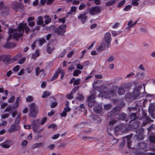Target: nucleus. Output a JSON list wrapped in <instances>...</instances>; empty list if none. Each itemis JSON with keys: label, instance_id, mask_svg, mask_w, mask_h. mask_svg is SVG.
I'll use <instances>...</instances> for the list:
<instances>
[{"label": "nucleus", "instance_id": "43", "mask_svg": "<svg viewBox=\"0 0 155 155\" xmlns=\"http://www.w3.org/2000/svg\"><path fill=\"white\" fill-rule=\"evenodd\" d=\"M20 6V5L17 3H16L12 4V6L13 9L16 10L18 8H19ZM17 11H16V12Z\"/></svg>", "mask_w": 155, "mask_h": 155}, {"label": "nucleus", "instance_id": "55", "mask_svg": "<svg viewBox=\"0 0 155 155\" xmlns=\"http://www.w3.org/2000/svg\"><path fill=\"white\" fill-rule=\"evenodd\" d=\"M5 92V95L6 96H7L8 95V92L7 90H3V88L2 87H1V93Z\"/></svg>", "mask_w": 155, "mask_h": 155}, {"label": "nucleus", "instance_id": "15", "mask_svg": "<svg viewBox=\"0 0 155 155\" xmlns=\"http://www.w3.org/2000/svg\"><path fill=\"white\" fill-rule=\"evenodd\" d=\"M20 128L19 126L15 124H12L8 131L9 132H14L18 130Z\"/></svg>", "mask_w": 155, "mask_h": 155}, {"label": "nucleus", "instance_id": "59", "mask_svg": "<svg viewBox=\"0 0 155 155\" xmlns=\"http://www.w3.org/2000/svg\"><path fill=\"white\" fill-rule=\"evenodd\" d=\"M58 103L57 102H53L51 105V108H54L57 105Z\"/></svg>", "mask_w": 155, "mask_h": 155}, {"label": "nucleus", "instance_id": "8", "mask_svg": "<svg viewBox=\"0 0 155 155\" xmlns=\"http://www.w3.org/2000/svg\"><path fill=\"white\" fill-rule=\"evenodd\" d=\"M66 26L65 25H61L57 27L54 30V31L58 35H63L66 32Z\"/></svg>", "mask_w": 155, "mask_h": 155}, {"label": "nucleus", "instance_id": "30", "mask_svg": "<svg viewBox=\"0 0 155 155\" xmlns=\"http://www.w3.org/2000/svg\"><path fill=\"white\" fill-rule=\"evenodd\" d=\"M43 18L41 16H40L38 17V20L37 22V24L39 25H41L43 24Z\"/></svg>", "mask_w": 155, "mask_h": 155}, {"label": "nucleus", "instance_id": "54", "mask_svg": "<svg viewBox=\"0 0 155 155\" xmlns=\"http://www.w3.org/2000/svg\"><path fill=\"white\" fill-rule=\"evenodd\" d=\"M131 87L129 84H125L124 86V88L126 90H129L131 88Z\"/></svg>", "mask_w": 155, "mask_h": 155}, {"label": "nucleus", "instance_id": "17", "mask_svg": "<svg viewBox=\"0 0 155 155\" xmlns=\"http://www.w3.org/2000/svg\"><path fill=\"white\" fill-rule=\"evenodd\" d=\"M104 39L107 43H110L112 40L110 34L108 32L106 33L104 35Z\"/></svg>", "mask_w": 155, "mask_h": 155}, {"label": "nucleus", "instance_id": "52", "mask_svg": "<svg viewBox=\"0 0 155 155\" xmlns=\"http://www.w3.org/2000/svg\"><path fill=\"white\" fill-rule=\"evenodd\" d=\"M143 129H139L137 130L136 131V135L137 134H143Z\"/></svg>", "mask_w": 155, "mask_h": 155}, {"label": "nucleus", "instance_id": "11", "mask_svg": "<svg viewBox=\"0 0 155 155\" xmlns=\"http://www.w3.org/2000/svg\"><path fill=\"white\" fill-rule=\"evenodd\" d=\"M127 126L129 127V125H127L124 124H119L118 125L116 126L114 128V130L115 132H118L119 131H122L124 129L126 131H127L128 129L127 128Z\"/></svg>", "mask_w": 155, "mask_h": 155}, {"label": "nucleus", "instance_id": "12", "mask_svg": "<svg viewBox=\"0 0 155 155\" xmlns=\"http://www.w3.org/2000/svg\"><path fill=\"white\" fill-rule=\"evenodd\" d=\"M131 93L134 100L137 99L140 95V89L138 87H135L133 91Z\"/></svg>", "mask_w": 155, "mask_h": 155}, {"label": "nucleus", "instance_id": "23", "mask_svg": "<svg viewBox=\"0 0 155 155\" xmlns=\"http://www.w3.org/2000/svg\"><path fill=\"white\" fill-rule=\"evenodd\" d=\"M118 117V118L119 120H123L126 119L127 115L124 113L122 112L119 114Z\"/></svg>", "mask_w": 155, "mask_h": 155}, {"label": "nucleus", "instance_id": "28", "mask_svg": "<svg viewBox=\"0 0 155 155\" xmlns=\"http://www.w3.org/2000/svg\"><path fill=\"white\" fill-rule=\"evenodd\" d=\"M39 42V44L40 46H41L44 44L46 42V40L43 38H40L38 41Z\"/></svg>", "mask_w": 155, "mask_h": 155}, {"label": "nucleus", "instance_id": "26", "mask_svg": "<svg viewBox=\"0 0 155 155\" xmlns=\"http://www.w3.org/2000/svg\"><path fill=\"white\" fill-rule=\"evenodd\" d=\"M40 55L39 50L38 49L36 50L35 52L32 54L31 57L33 59H35L38 57Z\"/></svg>", "mask_w": 155, "mask_h": 155}, {"label": "nucleus", "instance_id": "24", "mask_svg": "<svg viewBox=\"0 0 155 155\" xmlns=\"http://www.w3.org/2000/svg\"><path fill=\"white\" fill-rule=\"evenodd\" d=\"M15 108V107L14 106L13 107L9 106H8L5 109V112H9L10 113H12L13 110Z\"/></svg>", "mask_w": 155, "mask_h": 155}, {"label": "nucleus", "instance_id": "18", "mask_svg": "<svg viewBox=\"0 0 155 155\" xmlns=\"http://www.w3.org/2000/svg\"><path fill=\"white\" fill-rule=\"evenodd\" d=\"M25 27V25L20 23L17 29V31H18L19 33H21L23 32V34L24 31V28Z\"/></svg>", "mask_w": 155, "mask_h": 155}, {"label": "nucleus", "instance_id": "45", "mask_svg": "<svg viewBox=\"0 0 155 155\" xmlns=\"http://www.w3.org/2000/svg\"><path fill=\"white\" fill-rule=\"evenodd\" d=\"M105 48L104 46H103V45H101L97 48V50L98 51H101L104 50Z\"/></svg>", "mask_w": 155, "mask_h": 155}, {"label": "nucleus", "instance_id": "7", "mask_svg": "<svg viewBox=\"0 0 155 155\" xmlns=\"http://www.w3.org/2000/svg\"><path fill=\"white\" fill-rule=\"evenodd\" d=\"M148 145L146 143L144 142H141L139 143L137 146V148L144 150L146 151L148 150H152L155 151V149L152 148L148 147Z\"/></svg>", "mask_w": 155, "mask_h": 155}, {"label": "nucleus", "instance_id": "58", "mask_svg": "<svg viewBox=\"0 0 155 155\" xmlns=\"http://www.w3.org/2000/svg\"><path fill=\"white\" fill-rule=\"evenodd\" d=\"M94 98V96L93 95H91L89 96L87 98V101H93V100Z\"/></svg>", "mask_w": 155, "mask_h": 155}, {"label": "nucleus", "instance_id": "38", "mask_svg": "<svg viewBox=\"0 0 155 155\" xmlns=\"http://www.w3.org/2000/svg\"><path fill=\"white\" fill-rule=\"evenodd\" d=\"M45 18L46 19L45 21V23L46 24H48L51 21V19L49 18V16L48 15H46L45 16Z\"/></svg>", "mask_w": 155, "mask_h": 155}, {"label": "nucleus", "instance_id": "4", "mask_svg": "<svg viewBox=\"0 0 155 155\" xmlns=\"http://www.w3.org/2000/svg\"><path fill=\"white\" fill-rule=\"evenodd\" d=\"M38 108L37 106L34 103H31L30 107L29 116L33 118L35 117L37 114Z\"/></svg>", "mask_w": 155, "mask_h": 155}, {"label": "nucleus", "instance_id": "20", "mask_svg": "<svg viewBox=\"0 0 155 155\" xmlns=\"http://www.w3.org/2000/svg\"><path fill=\"white\" fill-rule=\"evenodd\" d=\"M125 100L127 101H130L134 100L132 93H128L125 95Z\"/></svg>", "mask_w": 155, "mask_h": 155}, {"label": "nucleus", "instance_id": "21", "mask_svg": "<svg viewBox=\"0 0 155 155\" xmlns=\"http://www.w3.org/2000/svg\"><path fill=\"white\" fill-rule=\"evenodd\" d=\"M143 119L144 120L142 123L143 126H145L147 124L153 122V120L150 119L148 116L143 118Z\"/></svg>", "mask_w": 155, "mask_h": 155}, {"label": "nucleus", "instance_id": "56", "mask_svg": "<svg viewBox=\"0 0 155 155\" xmlns=\"http://www.w3.org/2000/svg\"><path fill=\"white\" fill-rule=\"evenodd\" d=\"M19 65H17L15 67H14V68H13V71L15 72H18L19 70Z\"/></svg>", "mask_w": 155, "mask_h": 155}, {"label": "nucleus", "instance_id": "53", "mask_svg": "<svg viewBox=\"0 0 155 155\" xmlns=\"http://www.w3.org/2000/svg\"><path fill=\"white\" fill-rule=\"evenodd\" d=\"M125 0H123L120 2L117 5V7L118 8H120L125 3Z\"/></svg>", "mask_w": 155, "mask_h": 155}, {"label": "nucleus", "instance_id": "1", "mask_svg": "<svg viewBox=\"0 0 155 155\" xmlns=\"http://www.w3.org/2000/svg\"><path fill=\"white\" fill-rule=\"evenodd\" d=\"M17 30L15 29L9 28L8 30V34L9 35L8 38V40H10L12 38L16 40H18L20 37L23 36V32L18 33Z\"/></svg>", "mask_w": 155, "mask_h": 155}, {"label": "nucleus", "instance_id": "62", "mask_svg": "<svg viewBox=\"0 0 155 155\" xmlns=\"http://www.w3.org/2000/svg\"><path fill=\"white\" fill-rule=\"evenodd\" d=\"M112 130H113V131H114V129H112L110 127V128H108V127L107 128V131L108 134L110 135V136H112V134L111 133V131Z\"/></svg>", "mask_w": 155, "mask_h": 155}, {"label": "nucleus", "instance_id": "51", "mask_svg": "<svg viewBox=\"0 0 155 155\" xmlns=\"http://www.w3.org/2000/svg\"><path fill=\"white\" fill-rule=\"evenodd\" d=\"M26 58L25 57H23L20 60L18 61V63L19 64H22L24 63L25 61Z\"/></svg>", "mask_w": 155, "mask_h": 155}, {"label": "nucleus", "instance_id": "31", "mask_svg": "<svg viewBox=\"0 0 155 155\" xmlns=\"http://www.w3.org/2000/svg\"><path fill=\"white\" fill-rule=\"evenodd\" d=\"M59 74V73L58 72V70L56 71L55 72L54 74L51 78V81H53L55 80H56L57 77L58 76V75Z\"/></svg>", "mask_w": 155, "mask_h": 155}, {"label": "nucleus", "instance_id": "57", "mask_svg": "<svg viewBox=\"0 0 155 155\" xmlns=\"http://www.w3.org/2000/svg\"><path fill=\"white\" fill-rule=\"evenodd\" d=\"M79 86H76L71 91V92L73 94L75 93L77 90L79 88Z\"/></svg>", "mask_w": 155, "mask_h": 155}, {"label": "nucleus", "instance_id": "37", "mask_svg": "<svg viewBox=\"0 0 155 155\" xmlns=\"http://www.w3.org/2000/svg\"><path fill=\"white\" fill-rule=\"evenodd\" d=\"M81 71L79 70H76L73 73V75L74 76H77L81 74Z\"/></svg>", "mask_w": 155, "mask_h": 155}, {"label": "nucleus", "instance_id": "42", "mask_svg": "<svg viewBox=\"0 0 155 155\" xmlns=\"http://www.w3.org/2000/svg\"><path fill=\"white\" fill-rule=\"evenodd\" d=\"M139 0H132V4L133 6H138L139 4Z\"/></svg>", "mask_w": 155, "mask_h": 155}, {"label": "nucleus", "instance_id": "6", "mask_svg": "<svg viewBox=\"0 0 155 155\" xmlns=\"http://www.w3.org/2000/svg\"><path fill=\"white\" fill-rule=\"evenodd\" d=\"M137 108L136 107H128L127 110L129 111V112L130 113L129 119H130V121H133L136 119L137 117L136 112L133 111H136Z\"/></svg>", "mask_w": 155, "mask_h": 155}, {"label": "nucleus", "instance_id": "48", "mask_svg": "<svg viewBox=\"0 0 155 155\" xmlns=\"http://www.w3.org/2000/svg\"><path fill=\"white\" fill-rule=\"evenodd\" d=\"M137 139L138 140H142L144 139V137L143 134H137L136 135Z\"/></svg>", "mask_w": 155, "mask_h": 155}, {"label": "nucleus", "instance_id": "25", "mask_svg": "<svg viewBox=\"0 0 155 155\" xmlns=\"http://www.w3.org/2000/svg\"><path fill=\"white\" fill-rule=\"evenodd\" d=\"M21 57V55L20 54H17L13 57L12 58V63H13L15 61H18Z\"/></svg>", "mask_w": 155, "mask_h": 155}, {"label": "nucleus", "instance_id": "19", "mask_svg": "<svg viewBox=\"0 0 155 155\" xmlns=\"http://www.w3.org/2000/svg\"><path fill=\"white\" fill-rule=\"evenodd\" d=\"M16 46V44L13 42H7L3 45V47L6 48L14 47Z\"/></svg>", "mask_w": 155, "mask_h": 155}, {"label": "nucleus", "instance_id": "16", "mask_svg": "<svg viewBox=\"0 0 155 155\" xmlns=\"http://www.w3.org/2000/svg\"><path fill=\"white\" fill-rule=\"evenodd\" d=\"M78 19H80L82 23L84 24L87 19V17L85 13H84L83 14H80L78 17Z\"/></svg>", "mask_w": 155, "mask_h": 155}, {"label": "nucleus", "instance_id": "49", "mask_svg": "<svg viewBox=\"0 0 155 155\" xmlns=\"http://www.w3.org/2000/svg\"><path fill=\"white\" fill-rule=\"evenodd\" d=\"M26 100L27 102H31L33 100V97L31 96H28L26 98Z\"/></svg>", "mask_w": 155, "mask_h": 155}, {"label": "nucleus", "instance_id": "3", "mask_svg": "<svg viewBox=\"0 0 155 155\" xmlns=\"http://www.w3.org/2000/svg\"><path fill=\"white\" fill-rule=\"evenodd\" d=\"M47 120V118L46 117H44L41 120V123H39V120L37 119L35 120H33L32 121L31 126L33 131L37 132L38 131V128L40 125H43L46 122Z\"/></svg>", "mask_w": 155, "mask_h": 155}, {"label": "nucleus", "instance_id": "41", "mask_svg": "<svg viewBox=\"0 0 155 155\" xmlns=\"http://www.w3.org/2000/svg\"><path fill=\"white\" fill-rule=\"evenodd\" d=\"M81 79L78 78L77 79H74L73 83V85L74 86L76 85H78L80 83Z\"/></svg>", "mask_w": 155, "mask_h": 155}, {"label": "nucleus", "instance_id": "50", "mask_svg": "<svg viewBox=\"0 0 155 155\" xmlns=\"http://www.w3.org/2000/svg\"><path fill=\"white\" fill-rule=\"evenodd\" d=\"M87 102H88V106L91 107L93 106L95 103V102L94 101H90Z\"/></svg>", "mask_w": 155, "mask_h": 155}, {"label": "nucleus", "instance_id": "36", "mask_svg": "<svg viewBox=\"0 0 155 155\" xmlns=\"http://www.w3.org/2000/svg\"><path fill=\"white\" fill-rule=\"evenodd\" d=\"M58 72L59 73V74L60 73L61 75V76L60 78L61 79H62L64 75V71L62 69H61L60 68H59L58 69Z\"/></svg>", "mask_w": 155, "mask_h": 155}, {"label": "nucleus", "instance_id": "60", "mask_svg": "<svg viewBox=\"0 0 155 155\" xmlns=\"http://www.w3.org/2000/svg\"><path fill=\"white\" fill-rule=\"evenodd\" d=\"M133 136V134H130L129 135L126 136L125 138H126L127 139V140H130V139L132 138Z\"/></svg>", "mask_w": 155, "mask_h": 155}, {"label": "nucleus", "instance_id": "40", "mask_svg": "<svg viewBox=\"0 0 155 155\" xmlns=\"http://www.w3.org/2000/svg\"><path fill=\"white\" fill-rule=\"evenodd\" d=\"M112 107V105L110 104L104 105V109L106 110H110Z\"/></svg>", "mask_w": 155, "mask_h": 155}, {"label": "nucleus", "instance_id": "2", "mask_svg": "<svg viewBox=\"0 0 155 155\" xmlns=\"http://www.w3.org/2000/svg\"><path fill=\"white\" fill-rule=\"evenodd\" d=\"M125 105V103L124 101H121L112 109L109 113L108 116L110 117L116 116L117 115V112L120 111Z\"/></svg>", "mask_w": 155, "mask_h": 155}, {"label": "nucleus", "instance_id": "64", "mask_svg": "<svg viewBox=\"0 0 155 155\" xmlns=\"http://www.w3.org/2000/svg\"><path fill=\"white\" fill-rule=\"evenodd\" d=\"M60 136V134H57L54 135L53 137H52V139L53 140L56 139L59 137Z\"/></svg>", "mask_w": 155, "mask_h": 155}, {"label": "nucleus", "instance_id": "10", "mask_svg": "<svg viewBox=\"0 0 155 155\" xmlns=\"http://www.w3.org/2000/svg\"><path fill=\"white\" fill-rule=\"evenodd\" d=\"M101 11L100 7L95 6L91 7L89 9V12L91 15H95L99 13Z\"/></svg>", "mask_w": 155, "mask_h": 155}, {"label": "nucleus", "instance_id": "29", "mask_svg": "<svg viewBox=\"0 0 155 155\" xmlns=\"http://www.w3.org/2000/svg\"><path fill=\"white\" fill-rule=\"evenodd\" d=\"M55 48L54 47H52L51 48V47L48 46V45L47 47V52L49 54H51L53 51L54 50Z\"/></svg>", "mask_w": 155, "mask_h": 155}, {"label": "nucleus", "instance_id": "34", "mask_svg": "<svg viewBox=\"0 0 155 155\" xmlns=\"http://www.w3.org/2000/svg\"><path fill=\"white\" fill-rule=\"evenodd\" d=\"M51 94L50 92L45 91L44 92L43 95L42 96V97L43 98H46L47 97L50 96Z\"/></svg>", "mask_w": 155, "mask_h": 155}, {"label": "nucleus", "instance_id": "14", "mask_svg": "<svg viewBox=\"0 0 155 155\" xmlns=\"http://www.w3.org/2000/svg\"><path fill=\"white\" fill-rule=\"evenodd\" d=\"M12 144V142L11 140H7L2 144L1 146L5 148H8Z\"/></svg>", "mask_w": 155, "mask_h": 155}, {"label": "nucleus", "instance_id": "44", "mask_svg": "<svg viewBox=\"0 0 155 155\" xmlns=\"http://www.w3.org/2000/svg\"><path fill=\"white\" fill-rule=\"evenodd\" d=\"M111 137H112L111 138V139H112V138H113V139H112V140H111V143L112 144V145L115 144L118 142L119 141L116 138H115L113 136H111Z\"/></svg>", "mask_w": 155, "mask_h": 155}, {"label": "nucleus", "instance_id": "9", "mask_svg": "<svg viewBox=\"0 0 155 155\" xmlns=\"http://www.w3.org/2000/svg\"><path fill=\"white\" fill-rule=\"evenodd\" d=\"M1 60H2L3 62L6 64H8L12 63V60L11 56L10 55H1Z\"/></svg>", "mask_w": 155, "mask_h": 155}, {"label": "nucleus", "instance_id": "27", "mask_svg": "<svg viewBox=\"0 0 155 155\" xmlns=\"http://www.w3.org/2000/svg\"><path fill=\"white\" fill-rule=\"evenodd\" d=\"M116 2V1L114 0H111L106 2L105 5L106 6H109L113 5Z\"/></svg>", "mask_w": 155, "mask_h": 155}, {"label": "nucleus", "instance_id": "13", "mask_svg": "<svg viewBox=\"0 0 155 155\" xmlns=\"http://www.w3.org/2000/svg\"><path fill=\"white\" fill-rule=\"evenodd\" d=\"M3 6V2L1 1V15L4 14L5 15L8 13V9L5 6L4 8Z\"/></svg>", "mask_w": 155, "mask_h": 155}, {"label": "nucleus", "instance_id": "47", "mask_svg": "<svg viewBox=\"0 0 155 155\" xmlns=\"http://www.w3.org/2000/svg\"><path fill=\"white\" fill-rule=\"evenodd\" d=\"M132 6L131 5H128L126 6L124 8L123 10L125 11H127L130 10Z\"/></svg>", "mask_w": 155, "mask_h": 155}, {"label": "nucleus", "instance_id": "63", "mask_svg": "<svg viewBox=\"0 0 155 155\" xmlns=\"http://www.w3.org/2000/svg\"><path fill=\"white\" fill-rule=\"evenodd\" d=\"M86 6V5L84 3L81 4L79 7V9L80 10L83 9Z\"/></svg>", "mask_w": 155, "mask_h": 155}, {"label": "nucleus", "instance_id": "35", "mask_svg": "<svg viewBox=\"0 0 155 155\" xmlns=\"http://www.w3.org/2000/svg\"><path fill=\"white\" fill-rule=\"evenodd\" d=\"M125 92L124 88L120 87L118 89L117 92L119 95H122L124 94Z\"/></svg>", "mask_w": 155, "mask_h": 155}, {"label": "nucleus", "instance_id": "22", "mask_svg": "<svg viewBox=\"0 0 155 155\" xmlns=\"http://www.w3.org/2000/svg\"><path fill=\"white\" fill-rule=\"evenodd\" d=\"M102 107L98 104L94 106V110L95 112L97 113H99L102 111Z\"/></svg>", "mask_w": 155, "mask_h": 155}, {"label": "nucleus", "instance_id": "61", "mask_svg": "<svg viewBox=\"0 0 155 155\" xmlns=\"http://www.w3.org/2000/svg\"><path fill=\"white\" fill-rule=\"evenodd\" d=\"M73 93H72L71 92L69 94H68L66 96L67 98L69 99H71L73 98V96L72 95Z\"/></svg>", "mask_w": 155, "mask_h": 155}, {"label": "nucleus", "instance_id": "5", "mask_svg": "<svg viewBox=\"0 0 155 155\" xmlns=\"http://www.w3.org/2000/svg\"><path fill=\"white\" fill-rule=\"evenodd\" d=\"M116 92L113 90H109L107 91H103L100 92V94L104 97L110 99L115 95Z\"/></svg>", "mask_w": 155, "mask_h": 155}, {"label": "nucleus", "instance_id": "33", "mask_svg": "<svg viewBox=\"0 0 155 155\" xmlns=\"http://www.w3.org/2000/svg\"><path fill=\"white\" fill-rule=\"evenodd\" d=\"M149 140L150 143L151 144V143H155V137L152 136H150L149 137Z\"/></svg>", "mask_w": 155, "mask_h": 155}, {"label": "nucleus", "instance_id": "46", "mask_svg": "<svg viewBox=\"0 0 155 155\" xmlns=\"http://www.w3.org/2000/svg\"><path fill=\"white\" fill-rule=\"evenodd\" d=\"M15 99V97L14 96H12L9 98L8 100V102L9 103H13Z\"/></svg>", "mask_w": 155, "mask_h": 155}, {"label": "nucleus", "instance_id": "39", "mask_svg": "<svg viewBox=\"0 0 155 155\" xmlns=\"http://www.w3.org/2000/svg\"><path fill=\"white\" fill-rule=\"evenodd\" d=\"M108 116L109 117H110L109 116ZM115 117L116 116L111 117H112L113 118V119L112 120H111V119L110 120H111V121L109 122V125H113L114 124H115L116 123V122L117 121V120H116L115 119Z\"/></svg>", "mask_w": 155, "mask_h": 155}, {"label": "nucleus", "instance_id": "32", "mask_svg": "<svg viewBox=\"0 0 155 155\" xmlns=\"http://www.w3.org/2000/svg\"><path fill=\"white\" fill-rule=\"evenodd\" d=\"M20 100V97H17L15 102V103L14 104V106L15 107V108H17L19 105V101Z\"/></svg>", "mask_w": 155, "mask_h": 155}]
</instances>
